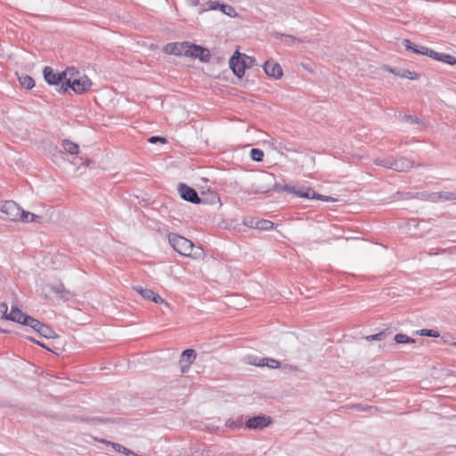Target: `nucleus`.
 <instances>
[{
	"label": "nucleus",
	"instance_id": "1",
	"mask_svg": "<svg viewBox=\"0 0 456 456\" xmlns=\"http://www.w3.org/2000/svg\"><path fill=\"white\" fill-rule=\"evenodd\" d=\"M63 76H68L66 83H62L59 88L60 92H66L69 88L72 89L76 94H81L88 91L92 86L89 77L81 74L75 68H68L64 70Z\"/></svg>",
	"mask_w": 456,
	"mask_h": 456
},
{
	"label": "nucleus",
	"instance_id": "2",
	"mask_svg": "<svg viewBox=\"0 0 456 456\" xmlns=\"http://www.w3.org/2000/svg\"><path fill=\"white\" fill-rule=\"evenodd\" d=\"M168 242L173 249L180 255L185 256H191L194 245L190 240L176 233H169Z\"/></svg>",
	"mask_w": 456,
	"mask_h": 456
},
{
	"label": "nucleus",
	"instance_id": "3",
	"mask_svg": "<svg viewBox=\"0 0 456 456\" xmlns=\"http://www.w3.org/2000/svg\"><path fill=\"white\" fill-rule=\"evenodd\" d=\"M274 183V175L270 173H264L259 175L256 179V183L254 185L255 193H267L273 190V185Z\"/></svg>",
	"mask_w": 456,
	"mask_h": 456
},
{
	"label": "nucleus",
	"instance_id": "4",
	"mask_svg": "<svg viewBox=\"0 0 456 456\" xmlns=\"http://www.w3.org/2000/svg\"><path fill=\"white\" fill-rule=\"evenodd\" d=\"M188 47L187 57L199 59L202 62H208L210 61L211 54L208 49L189 42Z\"/></svg>",
	"mask_w": 456,
	"mask_h": 456
},
{
	"label": "nucleus",
	"instance_id": "5",
	"mask_svg": "<svg viewBox=\"0 0 456 456\" xmlns=\"http://www.w3.org/2000/svg\"><path fill=\"white\" fill-rule=\"evenodd\" d=\"M229 66L238 77H242L245 73V69L247 68V61L241 57V53L237 50L230 58Z\"/></svg>",
	"mask_w": 456,
	"mask_h": 456
},
{
	"label": "nucleus",
	"instance_id": "6",
	"mask_svg": "<svg viewBox=\"0 0 456 456\" xmlns=\"http://www.w3.org/2000/svg\"><path fill=\"white\" fill-rule=\"evenodd\" d=\"M20 207L12 200L5 201L0 206V211L11 221H18L20 218Z\"/></svg>",
	"mask_w": 456,
	"mask_h": 456
},
{
	"label": "nucleus",
	"instance_id": "7",
	"mask_svg": "<svg viewBox=\"0 0 456 456\" xmlns=\"http://www.w3.org/2000/svg\"><path fill=\"white\" fill-rule=\"evenodd\" d=\"M44 78L49 85L61 86L66 83L68 76H63L64 71L55 72L51 67H45L43 69Z\"/></svg>",
	"mask_w": 456,
	"mask_h": 456
},
{
	"label": "nucleus",
	"instance_id": "8",
	"mask_svg": "<svg viewBox=\"0 0 456 456\" xmlns=\"http://www.w3.org/2000/svg\"><path fill=\"white\" fill-rule=\"evenodd\" d=\"M273 422L269 416L259 415L249 418L245 425L248 429H263Z\"/></svg>",
	"mask_w": 456,
	"mask_h": 456
},
{
	"label": "nucleus",
	"instance_id": "9",
	"mask_svg": "<svg viewBox=\"0 0 456 456\" xmlns=\"http://www.w3.org/2000/svg\"><path fill=\"white\" fill-rule=\"evenodd\" d=\"M178 192L181 198L186 201L193 204H199L200 202V198L197 191L184 183L178 185Z\"/></svg>",
	"mask_w": 456,
	"mask_h": 456
},
{
	"label": "nucleus",
	"instance_id": "10",
	"mask_svg": "<svg viewBox=\"0 0 456 456\" xmlns=\"http://www.w3.org/2000/svg\"><path fill=\"white\" fill-rule=\"evenodd\" d=\"M133 289L144 299L151 300L156 304H165L167 306H168V303H167L159 295L155 293L152 289H144L141 286H134Z\"/></svg>",
	"mask_w": 456,
	"mask_h": 456
},
{
	"label": "nucleus",
	"instance_id": "11",
	"mask_svg": "<svg viewBox=\"0 0 456 456\" xmlns=\"http://www.w3.org/2000/svg\"><path fill=\"white\" fill-rule=\"evenodd\" d=\"M188 42H176L167 44L164 47L165 53L177 56H186L188 53Z\"/></svg>",
	"mask_w": 456,
	"mask_h": 456
},
{
	"label": "nucleus",
	"instance_id": "12",
	"mask_svg": "<svg viewBox=\"0 0 456 456\" xmlns=\"http://www.w3.org/2000/svg\"><path fill=\"white\" fill-rule=\"evenodd\" d=\"M403 45H404V47L407 51H411L414 53L428 56L430 58L432 57L434 50H432L427 46L420 45H415V44L411 43L409 39H403Z\"/></svg>",
	"mask_w": 456,
	"mask_h": 456
},
{
	"label": "nucleus",
	"instance_id": "13",
	"mask_svg": "<svg viewBox=\"0 0 456 456\" xmlns=\"http://www.w3.org/2000/svg\"><path fill=\"white\" fill-rule=\"evenodd\" d=\"M246 362L251 365L256 366H267L272 369H277L281 366L279 361L273 358H260L257 359L254 356H248Z\"/></svg>",
	"mask_w": 456,
	"mask_h": 456
},
{
	"label": "nucleus",
	"instance_id": "14",
	"mask_svg": "<svg viewBox=\"0 0 456 456\" xmlns=\"http://www.w3.org/2000/svg\"><path fill=\"white\" fill-rule=\"evenodd\" d=\"M208 8L207 10H219L229 17H236L238 15L236 10L230 4H220L217 1H210L208 3Z\"/></svg>",
	"mask_w": 456,
	"mask_h": 456
},
{
	"label": "nucleus",
	"instance_id": "15",
	"mask_svg": "<svg viewBox=\"0 0 456 456\" xmlns=\"http://www.w3.org/2000/svg\"><path fill=\"white\" fill-rule=\"evenodd\" d=\"M263 69L265 74L271 77L281 78L283 75L281 65L272 61H265Z\"/></svg>",
	"mask_w": 456,
	"mask_h": 456
},
{
	"label": "nucleus",
	"instance_id": "16",
	"mask_svg": "<svg viewBox=\"0 0 456 456\" xmlns=\"http://www.w3.org/2000/svg\"><path fill=\"white\" fill-rule=\"evenodd\" d=\"M196 358V354L193 349H186L182 353L181 357V370L183 373L189 370L190 365Z\"/></svg>",
	"mask_w": 456,
	"mask_h": 456
},
{
	"label": "nucleus",
	"instance_id": "17",
	"mask_svg": "<svg viewBox=\"0 0 456 456\" xmlns=\"http://www.w3.org/2000/svg\"><path fill=\"white\" fill-rule=\"evenodd\" d=\"M413 166V161L406 158L394 159L392 170L396 172H407L411 169Z\"/></svg>",
	"mask_w": 456,
	"mask_h": 456
},
{
	"label": "nucleus",
	"instance_id": "18",
	"mask_svg": "<svg viewBox=\"0 0 456 456\" xmlns=\"http://www.w3.org/2000/svg\"><path fill=\"white\" fill-rule=\"evenodd\" d=\"M28 316L17 306H12L6 320L24 325Z\"/></svg>",
	"mask_w": 456,
	"mask_h": 456
},
{
	"label": "nucleus",
	"instance_id": "19",
	"mask_svg": "<svg viewBox=\"0 0 456 456\" xmlns=\"http://www.w3.org/2000/svg\"><path fill=\"white\" fill-rule=\"evenodd\" d=\"M51 290L58 296L59 298L69 301L75 295L72 291L67 289L63 284H56L53 285L51 287Z\"/></svg>",
	"mask_w": 456,
	"mask_h": 456
},
{
	"label": "nucleus",
	"instance_id": "20",
	"mask_svg": "<svg viewBox=\"0 0 456 456\" xmlns=\"http://www.w3.org/2000/svg\"><path fill=\"white\" fill-rule=\"evenodd\" d=\"M431 58L452 66L456 65V57L448 53H437L436 51H433Z\"/></svg>",
	"mask_w": 456,
	"mask_h": 456
},
{
	"label": "nucleus",
	"instance_id": "21",
	"mask_svg": "<svg viewBox=\"0 0 456 456\" xmlns=\"http://www.w3.org/2000/svg\"><path fill=\"white\" fill-rule=\"evenodd\" d=\"M428 198L432 201L456 200V193L450 191L433 192L428 194Z\"/></svg>",
	"mask_w": 456,
	"mask_h": 456
},
{
	"label": "nucleus",
	"instance_id": "22",
	"mask_svg": "<svg viewBox=\"0 0 456 456\" xmlns=\"http://www.w3.org/2000/svg\"><path fill=\"white\" fill-rule=\"evenodd\" d=\"M20 218H19L18 221H22L24 223H40L42 220V216L25 211L23 209H20Z\"/></svg>",
	"mask_w": 456,
	"mask_h": 456
},
{
	"label": "nucleus",
	"instance_id": "23",
	"mask_svg": "<svg viewBox=\"0 0 456 456\" xmlns=\"http://www.w3.org/2000/svg\"><path fill=\"white\" fill-rule=\"evenodd\" d=\"M277 38H281L282 40V42L288 45V46H291L293 45L294 44L296 43H302V42H305V39L303 38H297L294 36H291V35H286V34H280V33H277V36H276Z\"/></svg>",
	"mask_w": 456,
	"mask_h": 456
},
{
	"label": "nucleus",
	"instance_id": "24",
	"mask_svg": "<svg viewBox=\"0 0 456 456\" xmlns=\"http://www.w3.org/2000/svg\"><path fill=\"white\" fill-rule=\"evenodd\" d=\"M62 147L66 152H68L71 155H76L79 151L78 145L68 139H65L62 141Z\"/></svg>",
	"mask_w": 456,
	"mask_h": 456
},
{
	"label": "nucleus",
	"instance_id": "25",
	"mask_svg": "<svg viewBox=\"0 0 456 456\" xmlns=\"http://www.w3.org/2000/svg\"><path fill=\"white\" fill-rule=\"evenodd\" d=\"M294 194L300 198L314 199L315 191L309 187H303L300 189L296 188Z\"/></svg>",
	"mask_w": 456,
	"mask_h": 456
},
{
	"label": "nucleus",
	"instance_id": "26",
	"mask_svg": "<svg viewBox=\"0 0 456 456\" xmlns=\"http://www.w3.org/2000/svg\"><path fill=\"white\" fill-rule=\"evenodd\" d=\"M20 86L26 89H31L35 86L34 79L26 74H21L18 77Z\"/></svg>",
	"mask_w": 456,
	"mask_h": 456
},
{
	"label": "nucleus",
	"instance_id": "27",
	"mask_svg": "<svg viewBox=\"0 0 456 456\" xmlns=\"http://www.w3.org/2000/svg\"><path fill=\"white\" fill-rule=\"evenodd\" d=\"M38 333L46 338H52L56 337L55 331L52 328L44 323L39 328Z\"/></svg>",
	"mask_w": 456,
	"mask_h": 456
},
{
	"label": "nucleus",
	"instance_id": "28",
	"mask_svg": "<svg viewBox=\"0 0 456 456\" xmlns=\"http://www.w3.org/2000/svg\"><path fill=\"white\" fill-rule=\"evenodd\" d=\"M273 227V223L269 220H259L255 222V228L259 230L268 231Z\"/></svg>",
	"mask_w": 456,
	"mask_h": 456
},
{
	"label": "nucleus",
	"instance_id": "29",
	"mask_svg": "<svg viewBox=\"0 0 456 456\" xmlns=\"http://www.w3.org/2000/svg\"><path fill=\"white\" fill-rule=\"evenodd\" d=\"M393 158H383V159H376L374 160L375 165L384 167L389 169H392L393 166Z\"/></svg>",
	"mask_w": 456,
	"mask_h": 456
},
{
	"label": "nucleus",
	"instance_id": "30",
	"mask_svg": "<svg viewBox=\"0 0 456 456\" xmlns=\"http://www.w3.org/2000/svg\"><path fill=\"white\" fill-rule=\"evenodd\" d=\"M42 324L43 323L41 322H39L38 320H37V319H35V318H33L31 316H28L25 325L26 326H29L34 330L38 332L39 331V328L41 327Z\"/></svg>",
	"mask_w": 456,
	"mask_h": 456
},
{
	"label": "nucleus",
	"instance_id": "31",
	"mask_svg": "<svg viewBox=\"0 0 456 456\" xmlns=\"http://www.w3.org/2000/svg\"><path fill=\"white\" fill-rule=\"evenodd\" d=\"M395 341L398 344H405V343H414L415 340L409 336L398 333L395 336Z\"/></svg>",
	"mask_w": 456,
	"mask_h": 456
},
{
	"label": "nucleus",
	"instance_id": "32",
	"mask_svg": "<svg viewBox=\"0 0 456 456\" xmlns=\"http://www.w3.org/2000/svg\"><path fill=\"white\" fill-rule=\"evenodd\" d=\"M250 158L254 161L260 162V161L263 160L264 152L260 149H256V148L251 149V151H250Z\"/></svg>",
	"mask_w": 456,
	"mask_h": 456
},
{
	"label": "nucleus",
	"instance_id": "33",
	"mask_svg": "<svg viewBox=\"0 0 456 456\" xmlns=\"http://www.w3.org/2000/svg\"><path fill=\"white\" fill-rule=\"evenodd\" d=\"M417 333H419L420 336H428V337H431V338H439L440 337V333L436 330L423 329V330L417 331Z\"/></svg>",
	"mask_w": 456,
	"mask_h": 456
},
{
	"label": "nucleus",
	"instance_id": "34",
	"mask_svg": "<svg viewBox=\"0 0 456 456\" xmlns=\"http://www.w3.org/2000/svg\"><path fill=\"white\" fill-rule=\"evenodd\" d=\"M401 77L409 78L411 80L418 79L419 75L416 72L411 71L409 69H402V74H400Z\"/></svg>",
	"mask_w": 456,
	"mask_h": 456
},
{
	"label": "nucleus",
	"instance_id": "35",
	"mask_svg": "<svg viewBox=\"0 0 456 456\" xmlns=\"http://www.w3.org/2000/svg\"><path fill=\"white\" fill-rule=\"evenodd\" d=\"M386 337H387V332L384 330V331H380V332L373 334V335L367 336L366 339L368 341H372V340L380 341V340L385 339Z\"/></svg>",
	"mask_w": 456,
	"mask_h": 456
},
{
	"label": "nucleus",
	"instance_id": "36",
	"mask_svg": "<svg viewBox=\"0 0 456 456\" xmlns=\"http://www.w3.org/2000/svg\"><path fill=\"white\" fill-rule=\"evenodd\" d=\"M8 305L5 303H0V320H6L8 317Z\"/></svg>",
	"mask_w": 456,
	"mask_h": 456
},
{
	"label": "nucleus",
	"instance_id": "37",
	"mask_svg": "<svg viewBox=\"0 0 456 456\" xmlns=\"http://www.w3.org/2000/svg\"><path fill=\"white\" fill-rule=\"evenodd\" d=\"M273 190L274 191H287L289 193L294 194L296 187H292V186H289V185H284V186H282L281 188H278V185L276 183H274Z\"/></svg>",
	"mask_w": 456,
	"mask_h": 456
},
{
	"label": "nucleus",
	"instance_id": "38",
	"mask_svg": "<svg viewBox=\"0 0 456 456\" xmlns=\"http://www.w3.org/2000/svg\"><path fill=\"white\" fill-rule=\"evenodd\" d=\"M314 199L321 200H323V201H330V202L337 201V200L335 198H332L330 196L321 195V194H318L316 192H315V195H314Z\"/></svg>",
	"mask_w": 456,
	"mask_h": 456
},
{
	"label": "nucleus",
	"instance_id": "39",
	"mask_svg": "<svg viewBox=\"0 0 456 456\" xmlns=\"http://www.w3.org/2000/svg\"><path fill=\"white\" fill-rule=\"evenodd\" d=\"M240 426H241L240 420L236 421L233 419H229L226 421V427H229L233 429L239 428Z\"/></svg>",
	"mask_w": 456,
	"mask_h": 456
},
{
	"label": "nucleus",
	"instance_id": "40",
	"mask_svg": "<svg viewBox=\"0 0 456 456\" xmlns=\"http://www.w3.org/2000/svg\"><path fill=\"white\" fill-rule=\"evenodd\" d=\"M148 142L150 143H156L158 142H160L162 143L167 142V138L163 136H151L148 139Z\"/></svg>",
	"mask_w": 456,
	"mask_h": 456
},
{
	"label": "nucleus",
	"instance_id": "41",
	"mask_svg": "<svg viewBox=\"0 0 456 456\" xmlns=\"http://www.w3.org/2000/svg\"><path fill=\"white\" fill-rule=\"evenodd\" d=\"M241 57L247 61V68H249L254 65L255 59L253 57L248 56L245 53H241Z\"/></svg>",
	"mask_w": 456,
	"mask_h": 456
},
{
	"label": "nucleus",
	"instance_id": "42",
	"mask_svg": "<svg viewBox=\"0 0 456 456\" xmlns=\"http://www.w3.org/2000/svg\"><path fill=\"white\" fill-rule=\"evenodd\" d=\"M403 118L406 122H411V123H415V124L419 123V118L416 116L404 115Z\"/></svg>",
	"mask_w": 456,
	"mask_h": 456
},
{
	"label": "nucleus",
	"instance_id": "43",
	"mask_svg": "<svg viewBox=\"0 0 456 456\" xmlns=\"http://www.w3.org/2000/svg\"><path fill=\"white\" fill-rule=\"evenodd\" d=\"M186 3L191 6H198L200 4V0H185Z\"/></svg>",
	"mask_w": 456,
	"mask_h": 456
},
{
	"label": "nucleus",
	"instance_id": "44",
	"mask_svg": "<svg viewBox=\"0 0 456 456\" xmlns=\"http://www.w3.org/2000/svg\"><path fill=\"white\" fill-rule=\"evenodd\" d=\"M383 69L390 73H395V69H393L389 66H384Z\"/></svg>",
	"mask_w": 456,
	"mask_h": 456
},
{
	"label": "nucleus",
	"instance_id": "45",
	"mask_svg": "<svg viewBox=\"0 0 456 456\" xmlns=\"http://www.w3.org/2000/svg\"><path fill=\"white\" fill-rule=\"evenodd\" d=\"M244 224L247 225V226L255 228V223H253V221H250V222H246L245 221Z\"/></svg>",
	"mask_w": 456,
	"mask_h": 456
},
{
	"label": "nucleus",
	"instance_id": "46",
	"mask_svg": "<svg viewBox=\"0 0 456 456\" xmlns=\"http://www.w3.org/2000/svg\"><path fill=\"white\" fill-rule=\"evenodd\" d=\"M39 346L44 347V348H45L48 351L53 352L51 348L47 347L46 345H44V344L40 343Z\"/></svg>",
	"mask_w": 456,
	"mask_h": 456
},
{
	"label": "nucleus",
	"instance_id": "47",
	"mask_svg": "<svg viewBox=\"0 0 456 456\" xmlns=\"http://www.w3.org/2000/svg\"><path fill=\"white\" fill-rule=\"evenodd\" d=\"M395 76H398L400 77V74H402V69H395V73H394Z\"/></svg>",
	"mask_w": 456,
	"mask_h": 456
},
{
	"label": "nucleus",
	"instance_id": "48",
	"mask_svg": "<svg viewBox=\"0 0 456 456\" xmlns=\"http://www.w3.org/2000/svg\"><path fill=\"white\" fill-rule=\"evenodd\" d=\"M28 339H29L30 341H32V342H34V343L37 344V345H39V344H40V342H39V341H37V339H35V338H28Z\"/></svg>",
	"mask_w": 456,
	"mask_h": 456
},
{
	"label": "nucleus",
	"instance_id": "49",
	"mask_svg": "<svg viewBox=\"0 0 456 456\" xmlns=\"http://www.w3.org/2000/svg\"><path fill=\"white\" fill-rule=\"evenodd\" d=\"M9 331L7 330H4L0 328V333H8Z\"/></svg>",
	"mask_w": 456,
	"mask_h": 456
},
{
	"label": "nucleus",
	"instance_id": "50",
	"mask_svg": "<svg viewBox=\"0 0 456 456\" xmlns=\"http://www.w3.org/2000/svg\"><path fill=\"white\" fill-rule=\"evenodd\" d=\"M206 456H209L208 452H207Z\"/></svg>",
	"mask_w": 456,
	"mask_h": 456
}]
</instances>
